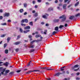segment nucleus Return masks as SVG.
I'll return each mask as SVG.
<instances>
[{"label": "nucleus", "mask_w": 80, "mask_h": 80, "mask_svg": "<svg viewBox=\"0 0 80 80\" xmlns=\"http://www.w3.org/2000/svg\"><path fill=\"white\" fill-rule=\"evenodd\" d=\"M77 75H80V72H78L77 73Z\"/></svg>", "instance_id": "052dcab7"}, {"label": "nucleus", "mask_w": 80, "mask_h": 80, "mask_svg": "<svg viewBox=\"0 0 80 80\" xmlns=\"http://www.w3.org/2000/svg\"><path fill=\"white\" fill-rule=\"evenodd\" d=\"M18 49H16V52H18Z\"/></svg>", "instance_id": "0e129e2a"}, {"label": "nucleus", "mask_w": 80, "mask_h": 80, "mask_svg": "<svg viewBox=\"0 0 80 80\" xmlns=\"http://www.w3.org/2000/svg\"><path fill=\"white\" fill-rule=\"evenodd\" d=\"M5 53L6 54H7L8 53V51L7 49L5 50Z\"/></svg>", "instance_id": "aec40b11"}, {"label": "nucleus", "mask_w": 80, "mask_h": 80, "mask_svg": "<svg viewBox=\"0 0 80 80\" xmlns=\"http://www.w3.org/2000/svg\"><path fill=\"white\" fill-rule=\"evenodd\" d=\"M19 30L21 32V33H22L23 32V30L22 29V28H20Z\"/></svg>", "instance_id": "f704fd0d"}, {"label": "nucleus", "mask_w": 80, "mask_h": 80, "mask_svg": "<svg viewBox=\"0 0 80 80\" xmlns=\"http://www.w3.org/2000/svg\"><path fill=\"white\" fill-rule=\"evenodd\" d=\"M3 18V17L2 16H0V20H2Z\"/></svg>", "instance_id": "49530a36"}, {"label": "nucleus", "mask_w": 80, "mask_h": 80, "mask_svg": "<svg viewBox=\"0 0 80 80\" xmlns=\"http://www.w3.org/2000/svg\"><path fill=\"white\" fill-rule=\"evenodd\" d=\"M51 10H53V8H50L48 9V11H51Z\"/></svg>", "instance_id": "412c9836"}, {"label": "nucleus", "mask_w": 80, "mask_h": 80, "mask_svg": "<svg viewBox=\"0 0 80 80\" xmlns=\"http://www.w3.org/2000/svg\"><path fill=\"white\" fill-rule=\"evenodd\" d=\"M74 18V16H71L69 18V19L70 20H72V19H73Z\"/></svg>", "instance_id": "6ab92c4d"}, {"label": "nucleus", "mask_w": 80, "mask_h": 80, "mask_svg": "<svg viewBox=\"0 0 80 80\" xmlns=\"http://www.w3.org/2000/svg\"><path fill=\"white\" fill-rule=\"evenodd\" d=\"M2 25H7V23L6 22L1 24Z\"/></svg>", "instance_id": "473e14b6"}, {"label": "nucleus", "mask_w": 80, "mask_h": 80, "mask_svg": "<svg viewBox=\"0 0 80 80\" xmlns=\"http://www.w3.org/2000/svg\"><path fill=\"white\" fill-rule=\"evenodd\" d=\"M27 3H24V6L25 7H27Z\"/></svg>", "instance_id": "7c9ffc66"}, {"label": "nucleus", "mask_w": 80, "mask_h": 80, "mask_svg": "<svg viewBox=\"0 0 80 80\" xmlns=\"http://www.w3.org/2000/svg\"><path fill=\"white\" fill-rule=\"evenodd\" d=\"M78 4H79V2H77V3L75 4V7H77V6H78Z\"/></svg>", "instance_id": "f3484780"}, {"label": "nucleus", "mask_w": 80, "mask_h": 80, "mask_svg": "<svg viewBox=\"0 0 80 80\" xmlns=\"http://www.w3.org/2000/svg\"><path fill=\"white\" fill-rule=\"evenodd\" d=\"M61 74H62V73L61 72H58L54 75V76H59Z\"/></svg>", "instance_id": "1a4fd4ad"}, {"label": "nucleus", "mask_w": 80, "mask_h": 80, "mask_svg": "<svg viewBox=\"0 0 80 80\" xmlns=\"http://www.w3.org/2000/svg\"><path fill=\"white\" fill-rule=\"evenodd\" d=\"M27 12H25L24 13V15H27Z\"/></svg>", "instance_id": "de8ad7c7"}, {"label": "nucleus", "mask_w": 80, "mask_h": 80, "mask_svg": "<svg viewBox=\"0 0 80 80\" xmlns=\"http://www.w3.org/2000/svg\"><path fill=\"white\" fill-rule=\"evenodd\" d=\"M10 39H11V38L10 37H8L7 39L8 42H9V41L10 40Z\"/></svg>", "instance_id": "4be33fe9"}, {"label": "nucleus", "mask_w": 80, "mask_h": 80, "mask_svg": "<svg viewBox=\"0 0 80 80\" xmlns=\"http://www.w3.org/2000/svg\"><path fill=\"white\" fill-rule=\"evenodd\" d=\"M7 43H5L4 44V48H5V47H7Z\"/></svg>", "instance_id": "72a5a7b5"}, {"label": "nucleus", "mask_w": 80, "mask_h": 80, "mask_svg": "<svg viewBox=\"0 0 80 80\" xmlns=\"http://www.w3.org/2000/svg\"><path fill=\"white\" fill-rule=\"evenodd\" d=\"M64 27V26L61 25L59 27V28H63V27Z\"/></svg>", "instance_id": "c85d7f7f"}, {"label": "nucleus", "mask_w": 80, "mask_h": 80, "mask_svg": "<svg viewBox=\"0 0 80 80\" xmlns=\"http://www.w3.org/2000/svg\"><path fill=\"white\" fill-rule=\"evenodd\" d=\"M66 18H67V17H66V16H65V15L64 14L62 16H61L59 18H60V19L61 18H62V21L64 22V21H65V20H66Z\"/></svg>", "instance_id": "f03ea898"}, {"label": "nucleus", "mask_w": 80, "mask_h": 80, "mask_svg": "<svg viewBox=\"0 0 80 80\" xmlns=\"http://www.w3.org/2000/svg\"><path fill=\"white\" fill-rule=\"evenodd\" d=\"M20 38V36L19 35L17 36V39H18V38Z\"/></svg>", "instance_id": "37998d69"}, {"label": "nucleus", "mask_w": 80, "mask_h": 80, "mask_svg": "<svg viewBox=\"0 0 80 80\" xmlns=\"http://www.w3.org/2000/svg\"><path fill=\"white\" fill-rule=\"evenodd\" d=\"M32 12L33 13H35V10L33 11H32Z\"/></svg>", "instance_id": "e2e57ef3"}, {"label": "nucleus", "mask_w": 80, "mask_h": 80, "mask_svg": "<svg viewBox=\"0 0 80 80\" xmlns=\"http://www.w3.org/2000/svg\"><path fill=\"white\" fill-rule=\"evenodd\" d=\"M70 80V78H68L67 79V78H65L64 79H63V80Z\"/></svg>", "instance_id": "a19ab883"}, {"label": "nucleus", "mask_w": 80, "mask_h": 80, "mask_svg": "<svg viewBox=\"0 0 80 80\" xmlns=\"http://www.w3.org/2000/svg\"><path fill=\"white\" fill-rule=\"evenodd\" d=\"M24 47H27V46L26 44H24Z\"/></svg>", "instance_id": "5fc2aeb1"}, {"label": "nucleus", "mask_w": 80, "mask_h": 80, "mask_svg": "<svg viewBox=\"0 0 80 80\" xmlns=\"http://www.w3.org/2000/svg\"><path fill=\"white\" fill-rule=\"evenodd\" d=\"M35 33L36 34H38V32H35Z\"/></svg>", "instance_id": "338daca9"}, {"label": "nucleus", "mask_w": 80, "mask_h": 80, "mask_svg": "<svg viewBox=\"0 0 80 80\" xmlns=\"http://www.w3.org/2000/svg\"><path fill=\"white\" fill-rule=\"evenodd\" d=\"M38 2H42V1H41V0H38Z\"/></svg>", "instance_id": "603ef678"}, {"label": "nucleus", "mask_w": 80, "mask_h": 80, "mask_svg": "<svg viewBox=\"0 0 80 80\" xmlns=\"http://www.w3.org/2000/svg\"><path fill=\"white\" fill-rule=\"evenodd\" d=\"M55 30L56 31H58V27H55Z\"/></svg>", "instance_id": "dca6fc26"}, {"label": "nucleus", "mask_w": 80, "mask_h": 80, "mask_svg": "<svg viewBox=\"0 0 80 80\" xmlns=\"http://www.w3.org/2000/svg\"><path fill=\"white\" fill-rule=\"evenodd\" d=\"M78 66H79L78 65V64L75 65L74 66V67H72V70H73V69L74 68H77V67H78Z\"/></svg>", "instance_id": "9b49d317"}, {"label": "nucleus", "mask_w": 80, "mask_h": 80, "mask_svg": "<svg viewBox=\"0 0 80 80\" xmlns=\"http://www.w3.org/2000/svg\"><path fill=\"white\" fill-rule=\"evenodd\" d=\"M55 2L56 3H58V1L57 0H56V1H55Z\"/></svg>", "instance_id": "8fccbe9b"}, {"label": "nucleus", "mask_w": 80, "mask_h": 80, "mask_svg": "<svg viewBox=\"0 0 80 80\" xmlns=\"http://www.w3.org/2000/svg\"><path fill=\"white\" fill-rule=\"evenodd\" d=\"M35 8H37L38 7V6H37V5H36L35 7H34Z\"/></svg>", "instance_id": "4d7b16f0"}, {"label": "nucleus", "mask_w": 80, "mask_h": 80, "mask_svg": "<svg viewBox=\"0 0 80 80\" xmlns=\"http://www.w3.org/2000/svg\"><path fill=\"white\" fill-rule=\"evenodd\" d=\"M47 32V30H44V34H45V35H46Z\"/></svg>", "instance_id": "a878e982"}, {"label": "nucleus", "mask_w": 80, "mask_h": 80, "mask_svg": "<svg viewBox=\"0 0 80 80\" xmlns=\"http://www.w3.org/2000/svg\"><path fill=\"white\" fill-rule=\"evenodd\" d=\"M39 72V73H41L42 72L40 71V70H34L33 71H28V72H26L27 74H28L31 72Z\"/></svg>", "instance_id": "7ed1b4c3"}, {"label": "nucleus", "mask_w": 80, "mask_h": 80, "mask_svg": "<svg viewBox=\"0 0 80 80\" xmlns=\"http://www.w3.org/2000/svg\"><path fill=\"white\" fill-rule=\"evenodd\" d=\"M25 22V19L22 20L21 21L22 23H24Z\"/></svg>", "instance_id": "c9c22d12"}, {"label": "nucleus", "mask_w": 80, "mask_h": 80, "mask_svg": "<svg viewBox=\"0 0 80 80\" xmlns=\"http://www.w3.org/2000/svg\"><path fill=\"white\" fill-rule=\"evenodd\" d=\"M0 12H3V10H2V9L0 10Z\"/></svg>", "instance_id": "bf43d9fd"}, {"label": "nucleus", "mask_w": 80, "mask_h": 80, "mask_svg": "<svg viewBox=\"0 0 80 80\" xmlns=\"http://www.w3.org/2000/svg\"><path fill=\"white\" fill-rule=\"evenodd\" d=\"M55 31H54L53 32H52V34H53V35H55Z\"/></svg>", "instance_id": "680f3d73"}, {"label": "nucleus", "mask_w": 80, "mask_h": 80, "mask_svg": "<svg viewBox=\"0 0 80 80\" xmlns=\"http://www.w3.org/2000/svg\"><path fill=\"white\" fill-rule=\"evenodd\" d=\"M20 71H21L20 70H18L17 71V73H19V72H20Z\"/></svg>", "instance_id": "a18cd8bd"}, {"label": "nucleus", "mask_w": 80, "mask_h": 80, "mask_svg": "<svg viewBox=\"0 0 80 80\" xmlns=\"http://www.w3.org/2000/svg\"><path fill=\"white\" fill-rule=\"evenodd\" d=\"M68 0H64V2L65 3H66L67 2H68Z\"/></svg>", "instance_id": "864d4df0"}, {"label": "nucleus", "mask_w": 80, "mask_h": 80, "mask_svg": "<svg viewBox=\"0 0 80 80\" xmlns=\"http://www.w3.org/2000/svg\"><path fill=\"white\" fill-rule=\"evenodd\" d=\"M54 22H59V19H55L54 20Z\"/></svg>", "instance_id": "b1692460"}, {"label": "nucleus", "mask_w": 80, "mask_h": 80, "mask_svg": "<svg viewBox=\"0 0 80 80\" xmlns=\"http://www.w3.org/2000/svg\"><path fill=\"white\" fill-rule=\"evenodd\" d=\"M24 21L26 23H28V20L27 19H24Z\"/></svg>", "instance_id": "393cba45"}, {"label": "nucleus", "mask_w": 80, "mask_h": 80, "mask_svg": "<svg viewBox=\"0 0 80 80\" xmlns=\"http://www.w3.org/2000/svg\"><path fill=\"white\" fill-rule=\"evenodd\" d=\"M38 19H39V18H36L35 19V22H36V21H37V20H38Z\"/></svg>", "instance_id": "ea45409f"}, {"label": "nucleus", "mask_w": 80, "mask_h": 80, "mask_svg": "<svg viewBox=\"0 0 80 80\" xmlns=\"http://www.w3.org/2000/svg\"><path fill=\"white\" fill-rule=\"evenodd\" d=\"M14 73V72H12L9 73V74H10L11 75H12V74H13Z\"/></svg>", "instance_id": "79ce46f5"}, {"label": "nucleus", "mask_w": 80, "mask_h": 80, "mask_svg": "<svg viewBox=\"0 0 80 80\" xmlns=\"http://www.w3.org/2000/svg\"><path fill=\"white\" fill-rule=\"evenodd\" d=\"M32 3H33V4H35V1H33L32 2Z\"/></svg>", "instance_id": "6e6d98bb"}, {"label": "nucleus", "mask_w": 80, "mask_h": 80, "mask_svg": "<svg viewBox=\"0 0 80 80\" xmlns=\"http://www.w3.org/2000/svg\"><path fill=\"white\" fill-rule=\"evenodd\" d=\"M6 35L5 34H3L2 35H1V37H5V36Z\"/></svg>", "instance_id": "e433bc0d"}, {"label": "nucleus", "mask_w": 80, "mask_h": 80, "mask_svg": "<svg viewBox=\"0 0 80 80\" xmlns=\"http://www.w3.org/2000/svg\"><path fill=\"white\" fill-rule=\"evenodd\" d=\"M79 78H76V80H79Z\"/></svg>", "instance_id": "774afa93"}, {"label": "nucleus", "mask_w": 80, "mask_h": 80, "mask_svg": "<svg viewBox=\"0 0 80 80\" xmlns=\"http://www.w3.org/2000/svg\"><path fill=\"white\" fill-rule=\"evenodd\" d=\"M36 42V41H35V40L32 41L31 42V44H32V43H33V42Z\"/></svg>", "instance_id": "4c0bfd02"}, {"label": "nucleus", "mask_w": 80, "mask_h": 80, "mask_svg": "<svg viewBox=\"0 0 80 80\" xmlns=\"http://www.w3.org/2000/svg\"><path fill=\"white\" fill-rule=\"evenodd\" d=\"M2 63H3V62H0V67H1L2 66H3V64H2Z\"/></svg>", "instance_id": "2f4dec72"}, {"label": "nucleus", "mask_w": 80, "mask_h": 80, "mask_svg": "<svg viewBox=\"0 0 80 80\" xmlns=\"http://www.w3.org/2000/svg\"><path fill=\"white\" fill-rule=\"evenodd\" d=\"M29 32H30V30H27L26 31H24L23 32L24 33H27Z\"/></svg>", "instance_id": "f8f14e48"}, {"label": "nucleus", "mask_w": 80, "mask_h": 80, "mask_svg": "<svg viewBox=\"0 0 80 80\" xmlns=\"http://www.w3.org/2000/svg\"><path fill=\"white\" fill-rule=\"evenodd\" d=\"M8 62H6L5 63H4L3 65H5V66H8Z\"/></svg>", "instance_id": "a211bd4d"}, {"label": "nucleus", "mask_w": 80, "mask_h": 80, "mask_svg": "<svg viewBox=\"0 0 80 80\" xmlns=\"http://www.w3.org/2000/svg\"><path fill=\"white\" fill-rule=\"evenodd\" d=\"M80 13H78V14L75 15V17H78V16H80Z\"/></svg>", "instance_id": "c756f323"}, {"label": "nucleus", "mask_w": 80, "mask_h": 80, "mask_svg": "<svg viewBox=\"0 0 80 80\" xmlns=\"http://www.w3.org/2000/svg\"><path fill=\"white\" fill-rule=\"evenodd\" d=\"M29 24L30 25H31V26H33V22H29Z\"/></svg>", "instance_id": "bb28decb"}, {"label": "nucleus", "mask_w": 80, "mask_h": 80, "mask_svg": "<svg viewBox=\"0 0 80 80\" xmlns=\"http://www.w3.org/2000/svg\"><path fill=\"white\" fill-rule=\"evenodd\" d=\"M24 30H27V29H30V27L29 26H28L24 28Z\"/></svg>", "instance_id": "0eeeda50"}, {"label": "nucleus", "mask_w": 80, "mask_h": 80, "mask_svg": "<svg viewBox=\"0 0 80 80\" xmlns=\"http://www.w3.org/2000/svg\"><path fill=\"white\" fill-rule=\"evenodd\" d=\"M78 70H79V68H78V69H75L74 70V71H78Z\"/></svg>", "instance_id": "c03bdc74"}, {"label": "nucleus", "mask_w": 80, "mask_h": 80, "mask_svg": "<svg viewBox=\"0 0 80 80\" xmlns=\"http://www.w3.org/2000/svg\"><path fill=\"white\" fill-rule=\"evenodd\" d=\"M21 43V42H17L14 43L15 45H19L20 43Z\"/></svg>", "instance_id": "9d476101"}, {"label": "nucleus", "mask_w": 80, "mask_h": 80, "mask_svg": "<svg viewBox=\"0 0 80 80\" xmlns=\"http://www.w3.org/2000/svg\"><path fill=\"white\" fill-rule=\"evenodd\" d=\"M19 11L20 13H22V12H23V9H21Z\"/></svg>", "instance_id": "cd10ccee"}, {"label": "nucleus", "mask_w": 80, "mask_h": 80, "mask_svg": "<svg viewBox=\"0 0 80 80\" xmlns=\"http://www.w3.org/2000/svg\"><path fill=\"white\" fill-rule=\"evenodd\" d=\"M32 36L31 35H29V38H32Z\"/></svg>", "instance_id": "69168bd1"}, {"label": "nucleus", "mask_w": 80, "mask_h": 80, "mask_svg": "<svg viewBox=\"0 0 80 80\" xmlns=\"http://www.w3.org/2000/svg\"><path fill=\"white\" fill-rule=\"evenodd\" d=\"M41 33H42V34H43L44 33L42 31H41Z\"/></svg>", "instance_id": "09e8293b"}, {"label": "nucleus", "mask_w": 80, "mask_h": 80, "mask_svg": "<svg viewBox=\"0 0 80 80\" xmlns=\"http://www.w3.org/2000/svg\"><path fill=\"white\" fill-rule=\"evenodd\" d=\"M36 38H38V37H41V35L40 34H37L35 36Z\"/></svg>", "instance_id": "ddd939ff"}, {"label": "nucleus", "mask_w": 80, "mask_h": 80, "mask_svg": "<svg viewBox=\"0 0 80 80\" xmlns=\"http://www.w3.org/2000/svg\"><path fill=\"white\" fill-rule=\"evenodd\" d=\"M48 16V14L46 13L45 14V15H43L42 16V17L43 18H46V19H47V17Z\"/></svg>", "instance_id": "39448f33"}, {"label": "nucleus", "mask_w": 80, "mask_h": 80, "mask_svg": "<svg viewBox=\"0 0 80 80\" xmlns=\"http://www.w3.org/2000/svg\"><path fill=\"white\" fill-rule=\"evenodd\" d=\"M0 70H1L2 71L1 72V73L2 75H7V73L10 72V70H7L5 71V73L4 74L3 72L5 71V69H3V67H0Z\"/></svg>", "instance_id": "f257e3e1"}, {"label": "nucleus", "mask_w": 80, "mask_h": 80, "mask_svg": "<svg viewBox=\"0 0 80 80\" xmlns=\"http://www.w3.org/2000/svg\"><path fill=\"white\" fill-rule=\"evenodd\" d=\"M41 68L42 69H44L47 70H53V69H50V68H49V69H48V68Z\"/></svg>", "instance_id": "20e7f679"}, {"label": "nucleus", "mask_w": 80, "mask_h": 80, "mask_svg": "<svg viewBox=\"0 0 80 80\" xmlns=\"http://www.w3.org/2000/svg\"><path fill=\"white\" fill-rule=\"evenodd\" d=\"M35 51V49H31L29 51L30 53H32V52H33Z\"/></svg>", "instance_id": "5701e85b"}, {"label": "nucleus", "mask_w": 80, "mask_h": 80, "mask_svg": "<svg viewBox=\"0 0 80 80\" xmlns=\"http://www.w3.org/2000/svg\"><path fill=\"white\" fill-rule=\"evenodd\" d=\"M9 15H10V14L9 13L7 12H5L3 15L4 17H8Z\"/></svg>", "instance_id": "423d86ee"}, {"label": "nucleus", "mask_w": 80, "mask_h": 80, "mask_svg": "<svg viewBox=\"0 0 80 80\" xmlns=\"http://www.w3.org/2000/svg\"><path fill=\"white\" fill-rule=\"evenodd\" d=\"M33 16H34L35 17H37V16H38V13H37V12L35 13V14L33 15Z\"/></svg>", "instance_id": "4468645a"}, {"label": "nucleus", "mask_w": 80, "mask_h": 80, "mask_svg": "<svg viewBox=\"0 0 80 80\" xmlns=\"http://www.w3.org/2000/svg\"><path fill=\"white\" fill-rule=\"evenodd\" d=\"M30 48H34V45H32V44H31L30 45Z\"/></svg>", "instance_id": "2eb2a0df"}, {"label": "nucleus", "mask_w": 80, "mask_h": 80, "mask_svg": "<svg viewBox=\"0 0 80 80\" xmlns=\"http://www.w3.org/2000/svg\"><path fill=\"white\" fill-rule=\"evenodd\" d=\"M22 26H26V24H23V23H21V24Z\"/></svg>", "instance_id": "58836bf2"}, {"label": "nucleus", "mask_w": 80, "mask_h": 80, "mask_svg": "<svg viewBox=\"0 0 80 80\" xmlns=\"http://www.w3.org/2000/svg\"><path fill=\"white\" fill-rule=\"evenodd\" d=\"M65 27H67V26H68V24H67L66 23L64 25Z\"/></svg>", "instance_id": "3c124183"}, {"label": "nucleus", "mask_w": 80, "mask_h": 80, "mask_svg": "<svg viewBox=\"0 0 80 80\" xmlns=\"http://www.w3.org/2000/svg\"><path fill=\"white\" fill-rule=\"evenodd\" d=\"M67 4H64L63 5V8L64 10H66L67 8H66V7H67Z\"/></svg>", "instance_id": "6e6552de"}, {"label": "nucleus", "mask_w": 80, "mask_h": 80, "mask_svg": "<svg viewBox=\"0 0 80 80\" xmlns=\"http://www.w3.org/2000/svg\"><path fill=\"white\" fill-rule=\"evenodd\" d=\"M8 22H11V20L9 19L8 21Z\"/></svg>", "instance_id": "13d9d810"}]
</instances>
